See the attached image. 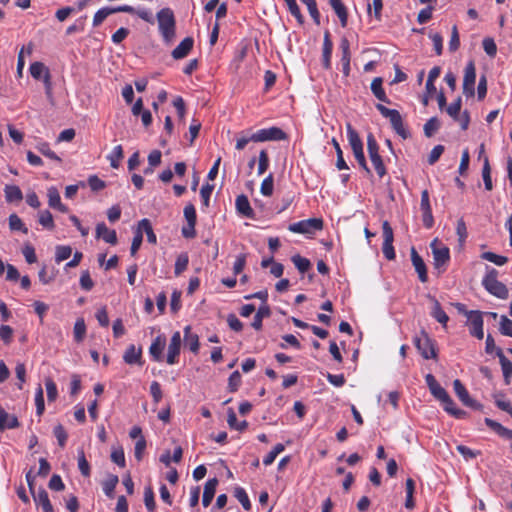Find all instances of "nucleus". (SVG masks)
Masks as SVG:
<instances>
[{"label": "nucleus", "instance_id": "1", "mask_svg": "<svg viewBox=\"0 0 512 512\" xmlns=\"http://www.w3.org/2000/svg\"><path fill=\"white\" fill-rule=\"evenodd\" d=\"M159 33L167 45L173 43L176 36V20L170 8H162L156 15Z\"/></svg>", "mask_w": 512, "mask_h": 512}, {"label": "nucleus", "instance_id": "2", "mask_svg": "<svg viewBox=\"0 0 512 512\" xmlns=\"http://www.w3.org/2000/svg\"><path fill=\"white\" fill-rule=\"evenodd\" d=\"M497 275L496 269L487 266L482 285L490 294L500 299H506L508 297V289L502 282L498 281Z\"/></svg>", "mask_w": 512, "mask_h": 512}, {"label": "nucleus", "instance_id": "3", "mask_svg": "<svg viewBox=\"0 0 512 512\" xmlns=\"http://www.w3.org/2000/svg\"><path fill=\"white\" fill-rule=\"evenodd\" d=\"M323 221L320 218H310L302 221H298L289 225V231L298 234H304L306 236H312L317 231L322 230Z\"/></svg>", "mask_w": 512, "mask_h": 512}, {"label": "nucleus", "instance_id": "4", "mask_svg": "<svg viewBox=\"0 0 512 512\" xmlns=\"http://www.w3.org/2000/svg\"><path fill=\"white\" fill-rule=\"evenodd\" d=\"M367 150L370 157V160L372 162V165L374 166V169L376 170V173L380 178H382L386 174V168L383 163V160L379 154V146L378 143L373 136V134H368L367 136Z\"/></svg>", "mask_w": 512, "mask_h": 512}, {"label": "nucleus", "instance_id": "5", "mask_svg": "<svg viewBox=\"0 0 512 512\" xmlns=\"http://www.w3.org/2000/svg\"><path fill=\"white\" fill-rule=\"evenodd\" d=\"M376 109L381 113V115L387 119H389L393 129L397 134L406 138L408 133L404 128L403 120L399 111L395 109H389L382 104H377Z\"/></svg>", "mask_w": 512, "mask_h": 512}, {"label": "nucleus", "instance_id": "6", "mask_svg": "<svg viewBox=\"0 0 512 512\" xmlns=\"http://www.w3.org/2000/svg\"><path fill=\"white\" fill-rule=\"evenodd\" d=\"M253 142L281 141L287 139V134L278 127L260 129L251 134Z\"/></svg>", "mask_w": 512, "mask_h": 512}, {"label": "nucleus", "instance_id": "7", "mask_svg": "<svg viewBox=\"0 0 512 512\" xmlns=\"http://www.w3.org/2000/svg\"><path fill=\"white\" fill-rule=\"evenodd\" d=\"M461 106V98H457L446 108V112L455 122L459 123L462 130H467L470 123V116L467 111L460 114Z\"/></svg>", "mask_w": 512, "mask_h": 512}, {"label": "nucleus", "instance_id": "8", "mask_svg": "<svg viewBox=\"0 0 512 512\" xmlns=\"http://www.w3.org/2000/svg\"><path fill=\"white\" fill-rule=\"evenodd\" d=\"M467 324L469 325L470 334L479 340L484 337L483 331V315L480 311L471 310L466 312Z\"/></svg>", "mask_w": 512, "mask_h": 512}, {"label": "nucleus", "instance_id": "9", "mask_svg": "<svg viewBox=\"0 0 512 512\" xmlns=\"http://www.w3.org/2000/svg\"><path fill=\"white\" fill-rule=\"evenodd\" d=\"M414 343L423 358H435L436 352L432 340L424 331H422L420 335L415 337Z\"/></svg>", "mask_w": 512, "mask_h": 512}, {"label": "nucleus", "instance_id": "10", "mask_svg": "<svg viewBox=\"0 0 512 512\" xmlns=\"http://www.w3.org/2000/svg\"><path fill=\"white\" fill-rule=\"evenodd\" d=\"M430 246L432 249L434 266L436 269L441 270L450 259L449 248L440 244L437 239L433 240Z\"/></svg>", "mask_w": 512, "mask_h": 512}, {"label": "nucleus", "instance_id": "11", "mask_svg": "<svg viewBox=\"0 0 512 512\" xmlns=\"http://www.w3.org/2000/svg\"><path fill=\"white\" fill-rule=\"evenodd\" d=\"M476 69L472 61H470L464 70L463 93L467 97H472L475 93Z\"/></svg>", "mask_w": 512, "mask_h": 512}, {"label": "nucleus", "instance_id": "12", "mask_svg": "<svg viewBox=\"0 0 512 512\" xmlns=\"http://www.w3.org/2000/svg\"><path fill=\"white\" fill-rule=\"evenodd\" d=\"M453 388L455 394L465 406L471 408H479L481 406L479 403H477L470 397L469 392L459 379L453 381Z\"/></svg>", "mask_w": 512, "mask_h": 512}, {"label": "nucleus", "instance_id": "13", "mask_svg": "<svg viewBox=\"0 0 512 512\" xmlns=\"http://www.w3.org/2000/svg\"><path fill=\"white\" fill-rule=\"evenodd\" d=\"M181 334L179 331L174 332V334L171 337L169 346H168V353H167V363L170 365H173L177 362V357L180 354V348H181Z\"/></svg>", "mask_w": 512, "mask_h": 512}, {"label": "nucleus", "instance_id": "14", "mask_svg": "<svg viewBox=\"0 0 512 512\" xmlns=\"http://www.w3.org/2000/svg\"><path fill=\"white\" fill-rule=\"evenodd\" d=\"M48 204L51 208L57 209L62 213L68 212V207L61 202V197L58 189L55 186H50L47 189Z\"/></svg>", "mask_w": 512, "mask_h": 512}, {"label": "nucleus", "instance_id": "15", "mask_svg": "<svg viewBox=\"0 0 512 512\" xmlns=\"http://www.w3.org/2000/svg\"><path fill=\"white\" fill-rule=\"evenodd\" d=\"M36 506L41 508L43 512H54L53 506L45 489L41 488L32 494Z\"/></svg>", "mask_w": 512, "mask_h": 512}, {"label": "nucleus", "instance_id": "16", "mask_svg": "<svg viewBox=\"0 0 512 512\" xmlns=\"http://www.w3.org/2000/svg\"><path fill=\"white\" fill-rule=\"evenodd\" d=\"M194 40L191 37L184 38L178 46L172 51L171 55L174 59L179 60L185 58L192 50Z\"/></svg>", "mask_w": 512, "mask_h": 512}, {"label": "nucleus", "instance_id": "17", "mask_svg": "<svg viewBox=\"0 0 512 512\" xmlns=\"http://www.w3.org/2000/svg\"><path fill=\"white\" fill-rule=\"evenodd\" d=\"M96 237L103 239L111 245L117 244V234L115 230L109 229L105 223H98L96 226Z\"/></svg>", "mask_w": 512, "mask_h": 512}, {"label": "nucleus", "instance_id": "18", "mask_svg": "<svg viewBox=\"0 0 512 512\" xmlns=\"http://www.w3.org/2000/svg\"><path fill=\"white\" fill-rule=\"evenodd\" d=\"M411 261L415 271L418 274L419 280L423 283L426 282L428 279L426 265L422 257L416 252L414 248L411 251Z\"/></svg>", "mask_w": 512, "mask_h": 512}, {"label": "nucleus", "instance_id": "19", "mask_svg": "<svg viewBox=\"0 0 512 512\" xmlns=\"http://www.w3.org/2000/svg\"><path fill=\"white\" fill-rule=\"evenodd\" d=\"M19 426V421L15 415H11L5 411L0 405V431L14 429Z\"/></svg>", "mask_w": 512, "mask_h": 512}, {"label": "nucleus", "instance_id": "20", "mask_svg": "<svg viewBox=\"0 0 512 512\" xmlns=\"http://www.w3.org/2000/svg\"><path fill=\"white\" fill-rule=\"evenodd\" d=\"M496 355L499 358L504 381L506 384H510L512 378V362L505 357L503 351L500 348H497Z\"/></svg>", "mask_w": 512, "mask_h": 512}, {"label": "nucleus", "instance_id": "21", "mask_svg": "<svg viewBox=\"0 0 512 512\" xmlns=\"http://www.w3.org/2000/svg\"><path fill=\"white\" fill-rule=\"evenodd\" d=\"M141 356L142 348L136 347L134 344H131L127 347L126 351L124 352L123 360L125 363L129 365L141 364Z\"/></svg>", "mask_w": 512, "mask_h": 512}, {"label": "nucleus", "instance_id": "22", "mask_svg": "<svg viewBox=\"0 0 512 512\" xmlns=\"http://www.w3.org/2000/svg\"><path fill=\"white\" fill-rule=\"evenodd\" d=\"M218 480L216 478L209 479L204 486V492L202 497V504L204 507H208L215 495Z\"/></svg>", "mask_w": 512, "mask_h": 512}, {"label": "nucleus", "instance_id": "23", "mask_svg": "<svg viewBox=\"0 0 512 512\" xmlns=\"http://www.w3.org/2000/svg\"><path fill=\"white\" fill-rule=\"evenodd\" d=\"M340 49L342 51L341 63L342 70L345 76L350 73V44L346 38H343L340 42Z\"/></svg>", "mask_w": 512, "mask_h": 512}, {"label": "nucleus", "instance_id": "24", "mask_svg": "<svg viewBox=\"0 0 512 512\" xmlns=\"http://www.w3.org/2000/svg\"><path fill=\"white\" fill-rule=\"evenodd\" d=\"M333 50V43L330 40L329 32H326L323 40L322 63L325 69L331 67V56Z\"/></svg>", "mask_w": 512, "mask_h": 512}, {"label": "nucleus", "instance_id": "25", "mask_svg": "<svg viewBox=\"0 0 512 512\" xmlns=\"http://www.w3.org/2000/svg\"><path fill=\"white\" fill-rule=\"evenodd\" d=\"M166 344V339L164 336H157L152 342L149 353L152 356L153 360L160 361L162 359V352Z\"/></svg>", "mask_w": 512, "mask_h": 512}, {"label": "nucleus", "instance_id": "26", "mask_svg": "<svg viewBox=\"0 0 512 512\" xmlns=\"http://www.w3.org/2000/svg\"><path fill=\"white\" fill-rule=\"evenodd\" d=\"M235 205H236V209H237L238 213H240L241 215L248 217V218L253 217V209L250 206L247 196H245L243 194L237 196Z\"/></svg>", "mask_w": 512, "mask_h": 512}, {"label": "nucleus", "instance_id": "27", "mask_svg": "<svg viewBox=\"0 0 512 512\" xmlns=\"http://www.w3.org/2000/svg\"><path fill=\"white\" fill-rule=\"evenodd\" d=\"M329 4L335 11L336 15L338 16L341 26L346 27L348 15L345 5L342 3L341 0H328Z\"/></svg>", "mask_w": 512, "mask_h": 512}, {"label": "nucleus", "instance_id": "28", "mask_svg": "<svg viewBox=\"0 0 512 512\" xmlns=\"http://www.w3.org/2000/svg\"><path fill=\"white\" fill-rule=\"evenodd\" d=\"M4 194L8 203L20 202L23 199V193L16 185H6L4 188Z\"/></svg>", "mask_w": 512, "mask_h": 512}, {"label": "nucleus", "instance_id": "29", "mask_svg": "<svg viewBox=\"0 0 512 512\" xmlns=\"http://www.w3.org/2000/svg\"><path fill=\"white\" fill-rule=\"evenodd\" d=\"M444 410L454 416L455 418L461 419L464 418L466 415V412L462 409H459L456 407V404L452 400L450 396H448L443 402H442Z\"/></svg>", "mask_w": 512, "mask_h": 512}, {"label": "nucleus", "instance_id": "30", "mask_svg": "<svg viewBox=\"0 0 512 512\" xmlns=\"http://www.w3.org/2000/svg\"><path fill=\"white\" fill-rule=\"evenodd\" d=\"M185 345L194 353L199 350V338L198 335L191 332L190 326H186L184 329Z\"/></svg>", "mask_w": 512, "mask_h": 512}, {"label": "nucleus", "instance_id": "31", "mask_svg": "<svg viewBox=\"0 0 512 512\" xmlns=\"http://www.w3.org/2000/svg\"><path fill=\"white\" fill-rule=\"evenodd\" d=\"M431 316L436 321H438L440 324H442L443 326H446L447 322L449 320L448 315L442 309L440 303L436 299H433V306H432V310H431Z\"/></svg>", "mask_w": 512, "mask_h": 512}, {"label": "nucleus", "instance_id": "32", "mask_svg": "<svg viewBox=\"0 0 512 512\" xmlns=\"http://www.w3.org/2000/svg\"><path fill=\"white\" fill-rule=\"evenodd\" d=\"M30 74L37 80H44L46 75H50L48 68L41 62H34L30 65Z\"/></svg>", "mask_w": 512, "mask_h": 512}, {"label": "nucleus", "instance_id": "33", "mask_svg": "<svg viewBox=\"0 0 512 512\" xmlns=\"http://www.w3.org/2000/svg\"><path fill=\"white\" fill-rule=\"evenodd\" d=\"M138 227L140 229V231L143 233L146 234L147 236V241L151 244H156L157 242V237L152 229V226H151V223L148 219H142L141 221H139L138 223Z\"/></svg>", "mask_w": 512, "mask_h": 512}, {"label": "nucleus", "instance_id": "34", "mask_svg": "<svg viewBox=\"0 0 512 512\" xmlns=\"http://www.w3.org/2000/svg\"><path fill=\"white\" fill-rule=\"evenodd\" d=\"M371 90L378 100L386 102V103L389 102V100L386 96V93L382 87V79L381 78L373 79V81L371 83Z\"/></svg>", "mask_w": 512, "mask_h": 512}, {"label": "nucleus", "instance_id": "35", "mask_svg": "<svg viewBox=\"0 0 512 512\" xmlns=\"http://www.w3.org/2000/svg\"><path fill=\"white\" fill-rule=\"evenodd\" d=\"M123 158V148L121 145H117L113 148L111 153L107 156L112 168H118L120 161Z\"/></svg>", "mask_w": 512, "mask_h": 512}, {"label": "nucleus", "instance_id": "36", "mask_svg": "<svg viewBox=\"0 0 512 512\" xmlns=\"http://www.w3.org/2000/svg\"><path fill=\"white\" fill-rule=\"evenodd\" d=\"M118 476L116 475H110L102 484L103 492L108 497H113L114 490L118 484Z\"/></svg>", "mask_w": 512, "mask_h": 512}, {"label": "nucleus", "instance_id": "37", "mask_svg": "<svg viewBox=\"0 0 512 512\" xmlns=\"http://www.w3.org/2000/svg\"><path fill=\"white\" fill-rule=\"evenodd\" d=\"M72 254V248L68 245H58L55 249V261L61 263L68 259Z\"/></svg>", "mask_w": 512, "mask_h": 512}, {"label": "nucleus", "instance_id": "38", "mask_svg": "<svg viewBox=\"0 0 512 512\" xmlns=\"http://www.w3.org/2000/svg\"><path fill=\"white\" fill-rule=\"evenodd\" d=\"M346 129H347V138H348V142L351 146V149L362 146L363 143L359 137V134L357 133L356 130L353 129L351 124L348 123L346 125Z\"/></svg>", "mask_w": 512, "mask_h": 512}, {"label": "nucleus", "instance_id": "39", "mask_svg": "<svg viewBox=\"0 0 512 512\" xmlns=\"http://www.w3.org/2000/svg\"><path fill=\"white\" fill-rule=\"evenodd\" d=\"M9 227L13 231H21L24 234L28 233L27 227L24 225L21 218L16 214H11L9 216Z\"/></svg>", "mask_w": 512, "mask_h": 512}, {"label": "nucleus", "instance_id": "40", "mask_svg": "<svg viewBox=\"0 0 512 512\" xmlns=\"http://www.w3.org/2000/svg\"><path fill=\"white\" fill-rule=\"evenodd\" d=\"M189 257L187 253H181L178 255L176 262L174 273L175 275H180L183 271H185L188 267Z\"/></svg>", "mask_w": 512, "mask_h": 512}, {"label": "nucleus", "instance_id": "41", "mask_svg": "<svg viewBox=\"0 0 512 512\" xmlns=\"http://www.w3.org/2000/svg\"><path fill=\"white\" fill-rule=\"evenodd\" d=\"M415 489V483L411 478H408L406 480V502L405 507L407 509L414 508V500H413V493Z\"/></svg>", "mask_w": 512, "mask_h": 512}, {"label": "nucleus", "instance_id": "42", "mask_svg": "<svg viewBox=\"0 0 512 512\" xmlns=\"http://www.w3.org/2000/svg\"><path fill=\"white\" fill-rule=\"evenodd\" d=\"M73 333H74L75 341L81 342L84 339L85 334H86V325H85L84 319L80 318V319L76 320V322L74 324Z\"/></svg>", "mask_w": 512, "mask_h": 512}, {"label": "nucleus", "instance_id": "43", "mask_svg": "<svg viewBox=\"0 0 512 512\" xmlns=\"http://www.w3.org/2000/svg\"><path fill=\"white\" fill-rule=\"evenodd\" d=\"M481 258L487 260L489 262L494 263L497 266H503L507 263L508 258L505 256L497 255L493 252H484L481 255Z\"/></svg>", "mask_w": 512, "mask_h": 512}, {"label": "nucleus", "instance_id": "44", "mask_svg": "<svg viewBox=\"0 0 512 512\" xmlns=\"http://www.w3.org/2000/svg\"><path fill=\"white\" fill-rule=\"evenodd\" d=\"M274 190L273 175L269 174L261 183L260 191L263 196H271Z\"/></svg>", "mask_w": 512, "mask_h": 512}, {"label": "nucleus", "instance_id": "45", "mask_svg": "<svg viewBox=\"0 0 512 512\" xmlns=\"http://www.w3.org/2000/svg\"><path fill=\"white\" fill-rule=\"evenodd\" d=\"M482 177L484 181V185L486 190L491 191L493 189L491 174H490V165L487 157H484V165L482 169Z\"/></svg>", "mask_w": 512, "mask_h": 512}, {"label": "nucleus", "instance_id": "46", "mask_svg": "<svg viewBox=\"0 0 512 512\" xmlns=\"http://www.w3.org/2000/svg\"><path fill=\"white\" fill-rule=\"evenodd\" d=\"M38 221L43 227L47 229L52 230L54 228L53 216L48 210H43L39 213Z\"/></svg>", "mask_w": 512, "mask_h": 512}, {"label": "nucleus", "instance_id": "47", "mask_svg": "<svg viewBox=\"0 0 512 512\" xmlns=\"http://www.w3.org/2000/svg\"><path fill=\"white\" fill-rule=\"evenodd\" d=\"M113 14L112 8L104 7L99 9L93 17V26H99L109 15Z\"/></svg>", "mask_w": 512, "mask_h": 512}, {"label": "nucleus", "instance_id": "48", "mask_svg": "<svg viewBox=\"0 0 512 512\" xmlns=\"http://www.w3.org/2000/svg\"><path fill=\"white\" fill-rule=\"evenodd\" d=\"M292 262L300 273H305L311 266L310 261L300 255H294L292 257Z\"/></svg>", "mask_w": 512, "mask_h": 512}, {"label": "nucleus", "instance_id": "49", "mask_svg": "<svg viewBox=\"0 0 512 512\" xmlns=\"http://www.w3.org/2000/svg\"><path fill=\"white\" fill-rule=\"evenodd\" d=\"M37 150L44 156L48 157L49 159L61 162V158L54 151L51 150L48 143H39L37 145Z\"/></svg>", "mask_w": 512, "mask_h": 512}, {"label": "nucleus", "instance_id": "50", "mask_svg": "<svg viewBox=\"0 0 512 512\" xmlns=\"http://www.w3.org/2000/svg\"><path fill=\"white\" fill-rule=\"evenodd\" d=\"M303 4L307 6L310 16L313 18L316 24L320 23V13L317 8V4L315 0H300Z\"/></svg>", "mask_w": 512, "mask_h": 512}, {"label": "nucleus", "instance_id": "51", "mask_svg": "<svg viewBox=\"0 0 512 512\" xmlns=\"http://www.w3.org/2000/svg\"><path fill=\"white\" fill-rule=\"evenodd\" d=\"M353 154L355 159L357 160L358 164L361 168H363L367 174H370L371 171L367 166L364 151H363V145L357 148H352Z\"/></svg>", "mask_w": 512, "mask_h": 512}, {"label": "nucleus", "instance_id": "52", "mask_svg": "<svg viewBox=\"0 0 512 512\" xmlns=\"http://www.w3.org/2000/svg\"><path fill=\"white\" fill-rule=\"evenodd\" d=\"M440 128V122L436 117L430 118L424 125V133L431 137Z\"/></svg>", "mask_w": 512, "mask_h": 512}, {"label": "nucleus", "instance_id": "53", "mask_svg": "<svg viewBox=\"0 0 512 512\" xmlns=\"http://www.w3.org/2000/svg\"><path fill=\"white\" fill-rule=\"evenodd\" d=\"M235 497L241 503L245 510H249L251 508L249 497L243 488L237 487L235 489Z\"/></svg>", "mask_w": 512, "mask_h": 512}, {"label": "nucleus", "instance_id": "54", "mask_svg": "<svg viewBox=\"0 0 512 512\" xmlns=\"http://www.w3.org/2000/svg\"><path fill=\"white\" fill-rule=\"evenodd\" d=\"M78 467L83 476L90 475V465L86 460L83 450L78 451Z\"/></svg>", "mask_w": 512, "mask_h": 512}, {"label": "nucleus", "instance_id": "55", "mask_svg": "<svg viewBox=\"0 0 512 512\" xmlns=\"http://www.w3.org/2000/svg\"><path fill=\"white\" fill-rule=\"evenodd\" d=\"M112 461L120 467H124L125 462V454L122 447L113 448L111 452Z\"/></svg>", "mask_w": 512, "mask_h": 512}, {"label": "nucleus", "instance_id": "56", "mask_svg": "<svg viewBox=\"0 0 512 512\" xmlns=\"http://www.w3.org/2000/svg\"><path fill=\"white\" fill-rule=\"evenodd\" d=\"M269 167V157L266 150H261L258 159V175H262Z\"/></svg>", "mask_w": 512, "mask_h": 512}, {"label": "nucleus", "instance_id": "57", "mask_svg": "<svg viewBox=\"0 0 512 512\" xmlns=\"http://www.w3.org/2000/svg\"><path fill=\"white\" fill-rule=\"evenodd\" d=\"M45 387L47 392V398L49 401L56 400L58 396L57 386L51 378L45 380Z\"/></svg>", "mask_w": 512, "mask_h": 512}, {"label": "nucleus", "instance_id": "58", "mask_svg": "<svg viewBox=\"0 0 512 512\" xmlns=\"http://www.w3.org/2000/svg\"><path fill=\"white\" fill-rule=\"evenodd\" d=\"M144 503L148 511L153 512L155 510L154 493L151 487L145 488Z\"/></svg>", "mask_w": 512, "mask_h": 512}, {"label": "nucleus", "instance_id": "59", "mask_svg": "<svg viewBox=\"0 0 512 512\" xmlns=\"http://www.w3.org/2000/svg\"><path fill=\"white\" fill-rule=\"evenodd\" d=\"M332 143H333V146H334V148L336 150V154H337L336 167L339 170L348 169V165L346 164V162L343 158V153H342L339 143L335 139L332 140Z\"/></svg>", "mask_w": 512, "mask_h": 512}, {"label": "nucleus", "instance_id": "60", "mask_svg": "<svg viewBox=\"0 0 512 512\" xmlns=\"http://www.w3.org/2000/svg\"><path fill=\"white\" fill-rule=\"evenodd\" d=\"M242 382L241 374L238 371H234L228 379V389L230 392H235L239 388Z\"/></svg>", "mask_w": 512, "mask_h": 512}, {"label": "nucleus", "instance_id": "61", "mask_svg": "<svg viewBox=\"0 0 512 512\" xmlns=\"http://www.w3.org/2000/svg\"><path fill=\"white\" fill-rule=\"evenodd\" d=\"M499 330L502 335L512 338V320L506 316H501Z\"/></svg>", "mask_w": 512, "mask_h": 512}, {"label": "nucleus", "instance_id": "62", "mask_svg": "<svg viewBox=\"0 0 512 512\" xmlns=\"http://www.w3.org/2000/svg\"><path fill=\"white\" fill-rule=\"evenodd\" d=\"M184 217L186 219V222L189 224H196L197 221V215H196V209L193 204H187L184 208Z\"/></svg>", "mask_w": 512, "mask_h": 512}, {"label": "nucleus", "instance_id": "63", "mask_svg": "<svg viewBox=\"0 0 512 512\" xmlns=\"http://www.w3.org/2000/svg\"><path fill=\"white\" fill-rule=\"evenodd\" d=\"M286 5L288 7L289 12L297 19V21L302 24L303 16L300 12V9L297 5L296 0H287Z\"/></svg>", "mask_w": 512, "mask_h": 512}, {"label": "nucleus", "instance_id": "64", "mask_svg": "<svg viewBox=\"0 0 512 512\" xmlns=\"http://www.w3.org/2000/svg\"><path fill=\"white\" fill-rule=\"evenodd\" d=\"M456 449L464 457L465 460L474 459L480 454V451L472 450L465 445H458Z\"/></svg>", "mask_w": 512, "mask_h": 512}]
</instances>
